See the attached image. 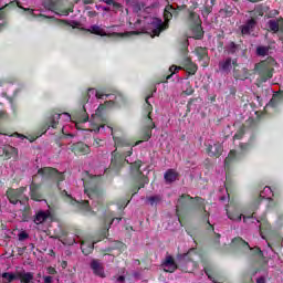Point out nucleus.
<instances>
[{
	"label": "nucleus",
	"mask_w": 283,
	"mask_h": 283,
	"mask_svg": "<svg viewBox=\"0 0 283 283\" xmlns=\"http://www.w3.org/2000/svg\"><path fill=\"white\" fill-rule=\"evenodd\" d=\"M254 72L258 74L262 83H266L269 78H273V65L269 61H261L254 66Z\"/></svg>",
	"instance_id": "nucleus-1"
},
{
	"label": "nucleus",
	"mask_w": 283,
	"mask_h": 283,
	"mask_svg": "<svg viewBox=\"0 0 283 283\" xmlns=\"http://www.w3.org/2000/svg\"><path fill=\"white\" fill-rule=\"evenodd\" d=\"M38 175L42 176V178H54V180H57V189L61 191L63 188H61V182L65 180V176L63 172H59V170L50 167H44L38 170Z\"/></svg>",
	"instance_id": "nucleus-2"
},
{
	"label": "nucleus",
	"mask_w": 283,
	"mask_h": 283,
	"mask_svg": "<svg viewBox=\"0 0 283 283\" xmlns=\"http://www.w3.org/2000/svg\"><path fill=\"white\" fill-rule=\"evenodd\" d=\"M151 95L146 97V112H148V115L146 117V130L144 134V140H149L151 138V129L156 127V124H154V120H151V111L154 107L151 104H149V98Z\"/></svg>",
	"instance_id": "nucleus-3"
},
{
	"label": "nucleus",
	"mask_w": 283,
	"mask_h": 283,
	"mask_svg": "<svg viewBox=\"0 0 283 283\" xmlns=\"http://www.w3.org/2000/svg\"><path fill=\"white\" fill-rule=\"evenodd\" d=\"M91 34H97V36H132V34H136V32H126V33H107L105 29L94 24L88 29Z\"/></svg>",
	"instance_id": "nucleus-4"
},
{
	"label": "nucleus",
	"mask_w": 283,
	"mask_h": 283,
	"mask_svg": "<svg viewBox=\"0 0 283 283\" xmlns=\"http://www.w3.org/2000/svg\"><path fill=\"white\" fill-rule=\"evenodd\" d=\"M150 35L154 36H159L160 32L163 30H167V23H164L163 20L158 18H153L150 21Z\"/></svg>",
	"instance_id": "nucleus-5"
},
{
	"label": "nucleus",
	"mask_w": 283,
	"mask_h": 283,
	"mask_svg": "<svg viewBox=\"0 0 283 283\" xmlns=\"http://www.w3.org/2000/svg\"><path fill=\"white\" fill-rule=\"evenodd\" d=\"M190 19L193 21L192 38L202 39V25L200 24V17L193 12L190 13Z\"/></svg>",
	"instance_id": "nucleus-6"
},
{
	"label": "nucleus",
	"mask_w": 283,
	"mask_h": 283,
	"mask_svg": "<svg viewBox=\"0 0 283 283\" xmlns=\"http://www.w3.org/2000/svg\"><path fill=\"white\" fill-rule=\"evenodd\" d=\"M23 191H25V188H20V189H9L7 191V197L9 202L11 205H18V202H21V197L23 196Z\"/></svg>",
	"instance_id": "nucleus-7"
},
{
	"label": "nucleus",
	"mask_w": 283,
	"mask_h": 283,
	"mask_svg": "<svg viewBox=\"0 0 283 283\" xmlns=\"http://www.w3.org/2000/svg\"><path fill=\"white\" fill-rule=\"evenodd\" d=\"M62 196H65L66 202H70V205H75V207H78L80 209H83L84 211H91L90 201L80 202L76 199L72 198V196H70L67 193V191H65V190L62 191Z\"/></svg>",
	"instance_id": "nucleus-8"
},
{
	"label": "nucleus",
	"mask_w": 283,
	"mask_h": 283,
	"mask_svg": "<svg viewBox=\"0 0 283 283\" xmlns=\"http://www.w3.org/2000/svg\"><path fill=\"white\" fill-rule=\"evenodd\" d=\"M202 205L205 200L202 198L197 197L196 200L193 198L189 197V195H182L178 201H177V211L182 207L184 205Z\"/></svg>",
	"instance_id": "nucleus-9"
},
{
	"label": "nucleus",
	"mask_w": 283,
	"mask_h": 283,
	"mask_svg": "<svg viewBox=\"0 0 283 283\" xmlns=\"http://www.w3.org/2000/svg\"><path fill=\"white\" fill-rule=\"evenodd\" d=\"M235 67H238V60L235 59L227 57L219 63V69L227 74H229L231 70H235Z\"/></svg>",
	"instance_id": "nucleus-10"
},
{
	"label": "nucleus",
	"mask_w": 283,
	"mask_h": 283,
	"mask_svg": "<svg viewBox=\"0 0 283 283\" xmlns=\"http://www.w3.org/2000/svg\"><path fill=\"white\" fill-rule=\"evenodd\" d=\"M161 266L166 273H174L178 269V265L171 255L166 256Z\"/></svg>",
	"instance_id": "nucleus-11"
},
{
	"label": "nucleus",
	"mask_w": 283,
	"mask_h": 283,
	"mask_svg": "<svg viewBox=\"0 0 283 283\" xmlns=\"http://www.w3.org/2000/svg\"><path fill=\"white\" fill-rule=\"evenodd\" d=\"M179 266L181 271H185V273H191L196 266H198V263L187 259V256H184L179 263Z\"/></svg>",
	"instance_id": "nucleus-12"
},
{
	"label": "nucleus",
	"mask_w": 283,
	"mask_h": 283,
	"mask_svg": "<svg viewBox=\"0 0 283 283\" xmlns=\"http://www.w3.org/2000/svg\"><path fill=\"white\" fill-rule=\"evenodd\" d=\"M71 151L75 155L82 154V156H85V154H90V146L84 143L73 144L71 146Z\"/></svg>",
	"instance_id": "nucleus-13"
},
{
	"label": "nucleus",
	"mask_w": 283,
	"mask_h": 283,
	"mask_svg": "<svg viewBox=\"0 0 283 283\" xmlns=\"http://www.w3.org/2000/svg\"><path fill=\"white\" fill-rule=\"evenodd\" d=\"M255 25H258V21L251 18L244 23V25L241 27V34H251V32L255 30Z\"/></svg>",
	"instance_id": "nucleus-14"
},
{
	"label": "nucleus",
	"mask_w": 283,
	"mask_h": 283,
	"mask_svg": "<svg viewBox=\"0 0 283 283\" xmlns=\"http://www.w3.org/2000/svg\"><path fill=\"white\" fill-rule=\"evenodd\" d=\"M62 116H65L66 120H71V116L69 113H63V114H54L49 124L48 127H53V129H56V126L59 125V120L61 119Z\"/></svg>",
	"instance_id": "nucleus-15"
},
{
	"label": "nucleus",
	"mask_w": 283,
	"mask_h": 283,
	"mask_svg": "<svg viewBox=\"0 0 283 283\" xmlns=\"http://www.w3.org/2000/svg\"><path fill=\"white\" fill-rule=\"evenodd\" d=\"M91 269L95 275H98V277H105V271L103 270V264L97 260H93L91 262Z\"/></svg>",
	"instance_id": "nucleus-16"
},
{
	"label": "nucleus",
	"mask_w": 283,
	"mask_h": 283,
	"mask_svg": "<svg viewBox=\"0 0 283 283\" xmlns=\"http://www.w3.org/2000/svg\"><path fill=\"white\" fill-rule=\"evenodd\" d=\"M208 154L209 156H221L222 155V144L214 143L212 145H209L208 147Z\"/></svg>",
	"instance_id": "nucleus-17"
},
{
	"label": "nucleus",
	"mask_w": 283,
	"mask_h": 283,
	"mask_svg": "<svg viewBox=\"0 0 283 283\" xmlns=\"http://www.w3.org/2000/svg\"><path fill=\"white\" fill-rule=\"evenodd\" d=\"M39 189H41V186L36 184H31L30 191H31V200H35L36 202H41V193H39Z\"/></svg>",
	"instance_id": "nucleus-18"
},
{
	"label": "nucleus",
	"mask_w": 283,
	"mask_h": 283,
	"mask_svg": "<svg viewBox=\"0 0 283 283\" xmlns=\"http://www.w3.org/2000/svg\"><path fill=\"white\" fill-rule=\"evenodd\" d=\"M164 178L168 185L176 182V180H178V172L174 169H169L165 172Z\"/></svg>",
	"instance_id": "nucleus-19"
},
{
	"label": "nucleus",
	"mask_w": 283,
	"mask_h": 283,
	"mask_svg": "<svg viewBox=\"0 0 283 283\" xmlns=\"http://www.w3.org/2000/svg\"><path fill=\"white\" fill-rule=\"evenodd\" d=\"M48 218H50V212H48V211H39L35 214V218H34L33 222L35 224H43V222H45V220H48Z\"/></svg>",
	"instance_id": "nucleus-20"
},
{
	"label": "nucleus",
	"mask_w": 283,
	"mask_h": 283,
	"mask_svg": "<svg viewBox=\"0 0 283 283\" xmlns=\"http://www.w3.org/2000/svg\"><path fill=\"white\" fill-rule=\"evenodd\" d=\"M232 244H234V247H240L241 249H249L250 251L253 250V248H251V245H249V243L247 241H244L242 238H234L232 240Z\"/></svg>",
	"instance_id": "nucleus-21"
},
{
	"label": "nucleus",
	"mask_w": 283,
	"mask_h": 283,
	"mask_svg": "<svg viewBox=\"0 0 283 283\" xmlns=\"http://www.w3.org/2000/svg\"><path fill=\"white\" fill-rule=\"evenodd\" d=\"M175 14H176V9L171 6H167L164 11V18H165L166 23L168 21H171V19H174Z\"/></svg>",
	"instance_id": "nucleus-22"
},
{
	"label": "nucleus",
	"mask_w": 283,
	"mask_h": 283,
	"mask_svg": "<svg viewBox=\"0 0 283 283\" xmlns=\"http://www.w3.org/2000/svg\"><path fill=\"white\" fill-rule=\"evenodd\" d=\"M234 78H239V81H245L249 78V69H242L241 73L238 70H233Z\"/></svg>",
	"instance_id": "nucleus-23"
},
{
	"label": "nucleus",
	"mask_w": 283,
	"mask_h": 283,
	"mask_svg": "<svg viewBox=\"0 0 283 283\" xmlns=\"http://www.w3.org/2000/svg\"><path fill=\"white\" fill-rule=\"evenodd\" d=\"M163 201V197L160 195L150 196L146 198V202L150 205V207H156V205H160Z\"/></svg>",
	"instance_id": "nucleus-24"
},
{
	"label": "nucleus",
	"mask_w": 283,
	"mask_h": 283,
	"mask_svg": "<svg viewBox=\"0 0 283 283\" xmlns=\"http://www.w3.org/2000/svg\"><path fill=\"white\" fill-rule=\"evenodd\" d=\"M268 28L271 30V32H280V20L279 19H272L268 22Z\"/></svg>",
	"instance_id": "nucleus-25"
},
{
	"label": "nucleus",
	"mask_w": 283,
	"mask_h": 283,
	"mask_svg": "<svg viewBox=\"0 0 283 283\" xmlns=\"http://www.w3.org/2000/svg\"><path fill=\"white\" fill-rule=\"evenodd\" d=\"M184 65L187 67V70H190L189 74H193L195 72L198 71V67H196V65L191 62V59L189 57H186L184 60Z\"/></svg>",
	"instance_id": "nucleus-26"
},
{
	"label": "nucleus",
	"mask_w": 283,
	"mask_h": 283,
	"mask_svg": "<svg viewBox=\"0 0 283 283\" xmlns=\"http://www.w3.org/2000/svg\"><path fill=\"white\" fill-rule=\"evenodd\" d=\"M81 250L84 253V255H90V252L94 251V243L87 244L85 242H82Z\"/></svg>",
	"instance_id": "nucleus-27"
},
{
	"label": "nucleus",
	"mask_w": 283,
	"mask_h": 283,
	"mask_svg": "<svg viewBox=\"0 0 283 283\" xmlns=\"http://www.w3.org/2000/svg\"><path fill=\"white\" fill-rule=\"evenodd\" d=\"M113 138H114L116 147H127V146H129V143L125 138H122V137H113Z\"/></svg>",
	"instance_id": "nucleus-28"
},
{
	"label": "nucleus",
	"mask_w": 283,
	"mask_h": 283,
	"mask_svg": "<svg viewBox=\"0 0 283 283\" xmlns=\"http://www.w3.org/2000/svg\"><path fill=\"white\" fill-rule=\"evenodd\" d=\"M182 94H186V96H191V94H193V87L191 86V83L186 82L184 84Z\"/></svg>",
	"instance_id": "nucleus-29"
},
{
	"label": "nucleus",
	"mask_w": 283,
	"mask_h": 283,
	"mask_svg": "<svg viewBox=\"0 0 283 283\" xmlns=\"http://www.w3.org/2000/svg\"><path fill=\"white\" fill-rule=\"evenodd\" d=\"M19 4V2H10L8 4H6L4 7L0 8V21H3L6 13L3 12V10H6V8H12V6H17ZM1 25H3V23H0V28Z\"/></svg>",
	"instance_id": "nucleus-30"
},
{
	"label": "nucleus",
	"mask_w": 283,
	"mask_h": 283,
	"mask_svg": "<svg viewBox=\"0 0 283 283\" xmlns=\"http://www.w3.org/2000/svg\"><path fill=\"white\" fill-rule=\"evenodd\" d=\"M196 54L199 59V61H203V59H207V49L205 48H197Z\"/></svg>",
	"instance_id": "nucleus-31"
},
{
	"label": "nucleus",
	"mask_w": 283,
	"mask_h": 283,
	"mask_svg": "<svg viewBox=\"0 0 283 283\" xmlns=\"http://www.w3.org/2000/svg\"><path fill=\"white\" fill-rule=\"evenodd\" d=\"M280 101H282V95L279 93H275L270 101V105H272V107H275V105H277Z\"/></svg>",
	"instance_id": "nucleus-32"
},
{
	"label": "nucleus",
	"mask_w": 283,
	"mask_h": 283,
	"mask_svg": "<svg viewBox=\"0 0 283 283\" xmlns=\"http://www.w3.org/2000/svg\"><path fill=\"white\" fill-rule=\"evenodd\" d=\"M235 159V150H231L224 160V167H229V164Z\"/></svg>",
	"instance_id": "nucleus-33"
},
{
	"label": "nucleus",
	"mask_w": 283,
	"mask_h": 283,
	"mask_svg": "<svg viewBox=\"0 0 283 283\" xmlns=\"http://www.w3.org/2000/svg\"><path fill=\"white\" fill-rule=\"evenodd\" d=\"M256 54L259 56H266L269 54V48L268 46H259L256 49Z\"/></svg>",
	"instance_id": "nucleus-34"
},
{
	"label": "nucleus",
	"mask_w": 283,
	"mask_h": 283,
	"mask_svg": "<svg viewBox=\"0 0 283 283\" xmlns=\"http://www.w3.org/2000/svg\"><path fill=\"white\" fill-rule=\"evenodd\" d=\"M2 277L4 280H8V282H12L13 280H17V275L9 273V272L2 273Z\"/></svg>",
	"instance_id": "nucleus-35"
},
{
	"label": "nucleus",
	"mask_w": 283,
	"mask_h": 283,
	"mask_svg": "<svg viewBox=\"0 0 283 283\" xmlns=\"http://www.w3.org/2000/svg\"><path fill=\"white\" fill-rule=\"evenodd\" d=\"M228 218L230 220H234L237 222H240L242 220V214H231V213L228 212Z\"/></svg>",
	"instance_id": "nucleus-36"
},
{
	"label": "nucleus",
	"mask_w": 283,
	"mask_h": 283,
	"mask_svg": "<svg viewBox=\"0 0 283 283\" xmlns=\"http://www.w3.org/2000/svg\"><path fill=\"white\" fill-rule=\"evenodd\" d=\"M88 94H95L96 98H103V96H105V94H103L98 91L95 92L94 88H90Z\"/></svg>",
	"instance_id": "nucleus-37"
},
{
	"label": "nucleus",
	"mask_w": 283,
	"mask_h": 283,
	"mask_svg": "<svg viewBox=\"0 0 283 283\" xmlns=\"http://www.w3.org/2000/svg\"><path fill=\"white\" fill-rule=\"evenodd\" d=\"M142 161H135L132 164L130 169L132 171H138L140 169Z\"/></svg>",
	"instance_id": "nucleus-38"
},
{
	"label": "nucleus",
	"mask_w": 283,
	"mask_h": 283,
	"mask_svg": "<svg viewBox=\"0 0 283 283\" xmlns=\"http://www.w3.org/2000/svg\"><path fill=\"white\" fill-rule=\"evenodd\" d=\"M177 70H182V67H180V66L178 67V66H176V65L170 66L169 72H171V74L168 75L167 78H168V80L171 78V75H172V74H176Z\"/></svg>",
	"instance_id": "nucleus-39"
},
{
	"label": "nucleus",
	"mask_w": 283,
	"mask_h": 283,
	"mask_svg": "<svg viewBox=\"0 0 283 283\" xmlns=\"http://www.w3.org/2000/svg\"><path fill=\"white\" fill-rule=\"evenodd\" d=\"M28 238H29V235H28L25 232H21V233L19 234V240H20L21 242H23V240H28Z\"/></svg>",
	"instance_id": "nucleus-40"
},
{
	"label": "nucleus",
	"mask_w": 283,
	"mask_h": 283,
	"mask_svg": "<svg viewBox=\"0 0 283 283\" xmlns=\"http://www.w3.org/2000/svg\"><path fill=\"white\" fill-rule=\"evenodd\" d=\"M244 135V132H242V130H239L235 135H234V139L235 140H240V138H242V136Z\"/></svg>",
	"instance_id": "nucleus-41"
},
{
	"label": "nucleus",
	"mask_w": 283,
	"mask_h": 283,
	"mask_svg": "<svg viewBox=\"0 0 283 283\" xmlns=\"http://www.w3.org/2000/svg\"><path fill=\"white\" fill-rule=\"evenodd\" d=\"M205 273H206V275H208V277H209V280H211V282L218 283L216 281V279L213 276H211V274L209 273V270H205Z\"/></svg>",
	"instance_id": "nucleus-42"
},
{
	"label": "nucleus",
	"mask_w": 283,
	"mask_h": 283,
	"mask_svg": "<svg viewBox=\"0 0 283 283\" xmlns=\"http://www.w3.org/2000/svg\"><path fill=\"white\" fill-rule=\"evenodd\" d=\"M9 151H10V154H13L14 156L19 155V150H17V148H14V147H10Z\"/></svg>",
	"instance_id": "nucleus-43"
},
{
	"label": "nucleus",
	"mask_w": 283,
	"mask_h": 283,
	"mask_svg": "<svg viewBox=\"0 0 283 283\" xmlns=\"http://www.w3.org/2000/svg\"><path fill=\"white\" fill-rule=\"evenodd\" d=\"M147 182H148L147 179L144 178L143 181L139 184L138 189H143V187H145V185H147Z\"/></svg>",
	"instance_id": "nucleus-44"
},
{
	"label": "nucleus",
	"mask_w": 283,
	"mask_h": 283,
	"mask_svg": "<svg viewBox=\"0 0 283 283\" xmlns=\"http://www.w3.org/2000/svg\"><path fill=\"white\" fill-rule=\"evenodd\" d=\"M112 156H113V158H112V165H116V150H114V151L112 153Z\"/></svg>",
	"instance_id": "nucleus-45"
},
{
	"label": "nucleus",
	"mask_w": 283,
	"mask_h": 283,
	"mask_svg": "<svg viewBox=\"0 0 283 283\" xmlns=\"http://www.w3.org/2000/svg\"><path fill=\"white\" fill-rule=\"evenodd\" d=\"M86 193H87V196H88V198H90L91 200H94V198H97V195H96L95 192L90 193V192H87V190H86Z\"/></svg>",
	"instance_id": "nucleus-46"
},
{
	"label": "nucleus",
	"mask_w": 283,
	"mask_h": 283,
	"mask_svg": "<svg viewBox=\"0 0 283 283\" xmlns=\"http://www.w3.org/2000/svg\"><path fill=\"white\" fill-rule=\"evenodd\" d=\"M44 283H52V276H44Z\"/></svg>",
	"instance_id": "nucleus-47"
},
{
	"label": "nucleus",
	"mask_w": 283,
	"mask_h": 283,
	"mask_svg": "<svg viewBox=\"0 0 283 283\" xmlns=\"http://www.w3.org/2000/svg\"><path fill=\"white\" fill-rule=\"evenodd\" d=\"M101 1H103L107 6H112L114 3V0H101Z\"/></svg>",
	"instance_id": "nucleus-48"
},
{
	"label": "nucleus",
	"mask_w": 283,
	"mask_h": 283,
	"mask_svg": "<svg viewBox=\"0 0 283 283\" xmlns=\"http://www.w3.org/2000/svg\"><path fill=\"white\" fill-rule=\"evenodd\" d=\"M279 30H281V32H283V20H279Z\"/></svg>",
	"instance_id": "nucleus-49"
},
{
	"label": "nucleus",
	"mask_w": 283,
	"mask_h": 283,
	"mask_svg": "<svg viewBox=\"0 0 283 283\" xmlns=\"http://www.w3.org/2000/svg\"><path fill=\"white\" fill-rule=\"evenodd\" d=\"M230 46H231L230 52L233 54V52H235V44H234V43H231Z\"/></svg>",
	"instance_id": "nucleus-50"
},
{
	"label": "nucleus",
	"mask_w": 283,
	"mask_h": 283,
	"mask_svg": "<svg viewBox=\"0 0 283 283\" xmlns=\"http://www.w3.org/2000/svg\"><path fill=\"white\" fill-rule=\"evenodd\" d=\"M115 222H116V223L120 222V218H115V219H113L112 222H111V224H114Z\"/></svg>",
	"instance_id": "nucleus-51"
},
{
	"label": "nucleus",
	"mask_w": 283,
	"mask_h": 283,
	"mask_svg": "<svg viewBox=\"0 0 283 283\" xmlns=\"http://www.w3.org/2000/svg\"><path fill=\"white\" fill-rule=\"evenodd\" d=\"M105 107H107L108 105H114V102L113 101H108V102H105Z\"/></svg>",
	"instance_id": "nucleus-52"
},
{
	"label": "nucleus",
	"mask_w": 283,
	"mask_h": 283,
	"mask_svg": "<svg viewBox=\"0 0 283 283\" xmlns=\"http://www.w3.org/2000/svg\"><path fill=\"white\" fill-rule=\"evenodd\" d=\"M117 282H125V276H118Z\"/></svg>",
	"instance_id": "nucleus-53"
},
{
	"label": "nucleus",
	"mask_w": 283,
	"mask_h": 283,
	"mask_svg": "<svg viewBox=\"0 0 283 283\" xmlns=\"http://www.w3.org/2000/svg\"><path fill=\"white\" fill-rule=\"evenodd\" d=\"M84 3H85V6H90V4L93 3V1L92 0H84Z\"/></svg>",
	"instance_id": "nucleus-54"
},
{
	"label": "nucleus",
	"mask_w": 283,
	"mask_h": 283,
	"mask_svg": "<svg viewBox=\"0 0 283 283\" xmlns=\"http://www.w3.org/2000/svg\"><path fill=\"white\" fill-rule=\"evenodd\" d=\"M247 220H251V217L243 216V222H247Z\"/></svg>",
	"instance_id": "nucleus-55"
},
{
	"label": "nucleus",
	"mask_w": 283,
	"mask_h": 283,
	"mask_svg": "<svg viewBox=\"0 0 283 283\" xmlns=\"http://www.w3.org/2000/svg\"><path fill=\"white\" fill-rule=\"evenodd\" d=\"M263 191L268 193V191H271V187H265Z\"/></svg>",
	"instance_id": "nucleus-56"
},
{
	"label": "nucleus",
	"mask_w": 283,
	"mask_h": 283,
	"mask_svg": "<svg viewBox=\"0 0 283 283\" xmlns=\"http://www.w3.org/2000/svg\"><path fill=\"white\" fill-rule=\"evenodd\" d=\"M203 218H209V213L207 212V210L203 211Z\"/></svg>",
	"instance_id": "nucleus-57"
},
{
	"label": "nucleus",
	"mask_w": 283,
	"mask_h": 283,
	"mask_svg": "<svg viewBox=\"0 0 283 283\" xmlns=\"http://www.w3.org/2000/svg\"><path fill=\"white\" fill-rule=\"evenodd\" d=\"M255 253H262V250L260 248H254Z\"/></svg>",
	"instance_id": "nucleus-58"
},
{
	"label": "nucleus",
	"mask_w": 283,
	"mask_h": 283,
	"mask_svg": "<svg viewBox=\"0 0 283 283\" xmlns=\"http://www.w3.org/2000/svg\"><path fill=\"white\" fill-rule=\"evenodd\" d=\"M88 118H90L88 116L84 117V118L82 119V123H87V119H88Z\"/></svg>",
	"instance_id": "nucleus-59"
},
{
	"label": "nucleus",
	"mask_w": 283,
	"mask_h": 283,
	"mask_svg": "<svg viewBox=\"0 0 283 283\" xmlns=\"http://www.w3.org/2000/svg\"><path fill=\"white\" fill-rule=\"evenodd\" d=\"M72 28H76V25H78V23L77 22H72Z\"/></svg>",
	"instance_id": "nucleus-60"
},
{
	"label": "nucleus",
	"mask_w": 283,
	"mask_h": 283,
	"mask_svg": "<svg viewBox=\"0 0 283 283\" xmlns=\"http://www.w3.org/2000/svg\"><path fill=\"white\" fill-rule=\"evenodd\" d=\"M55 272H56V271H55L54 269H51V270H50V273H51V274H54Z\"/></svg>",
	"instance_id": "nucleus-61"
},
{
	"label": "nucleus",
	"mask_w": 283,
	"mask_h": 283,
	"mask_svg": "<svg viewBox=\"0 0 283 283\" xmlns=\"http://www.w3.org/2000/svg\"><path fill=\"white\" fill-rule=\"evenodd\" d=\"M98 145H99L98 142H95V143H94V146H95V147H98Z\"/></svg>",
	"instance_id": "nucleus-62"
},
{
	"label": "nucleus",
	"mask_w": 283,
	"mask_h": 283,
	"mask_svg": "<svg viewBox=\"0 0 283 283\" xmlns=\"http://www.w3.org/2000/svg\"><path fill=\"white\" fill-rule=\"evenodd\" d=\"M130 154H132V148H130V150L127 151V156H129Z\"/></svg>",
	"instance_id": "nucleus-63"
},
{
	"label": "nucleus",
	"mask_w": 283,
	"mask_h": 283,
	"mask_svg": "<svg viewBox=\"0 0 283 283\" xmlns=\"http://www.w3.org/2000/svg\"><path fill=\"white\" fill-rule=\"evenodd\" d=\"M103 107H105V105H99L98 109H103Z\"/></svg>",
	"instance_id": "nucleus-64"
}]
</instances>
